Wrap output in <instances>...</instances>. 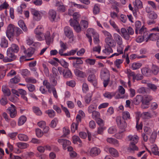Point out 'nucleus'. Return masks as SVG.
<instances>
[{
    "label": "nucleus",
    "mask_w": 159,
    "mask_h": 159,
    "mask_svg": "<svg viewBox=\"0 0 159 159\" xmlns=\"http://www.w3.org/2000/svg\"><path fill=\"white\" fill-rule=\"evenodd\" d=\"M100 78L103 81V86L106 87L110 81V72L107 69H102L100 72Z\"/></svg>",
    "instance_id": "1"
},
{
    "label": "nucleus",
    "mask_w": 159,
    "mask_h": 159,
    "mask_svg": "<svg viewBox=\"0 0 159 159\" xmlns=\"http://www.w3.org/2000/svg\"><path fill=\"white\" fill-rule=\"evenodd\" d=\"M121 36L125 40H128L130 39V35H133L134 33V31L130 26L127 28H122L120 30Z\"/></svg>",
    "instance_id": "2"
},
{
    "label": "nucleus",
    "mask_w": 159,
    "mask_h": 159,
    "mask_svg": "<svg viewBox=\"0 0 159 159\" xmlns=\"http://www.w3.org/2000/svg\"><path fill=\"white\" fill-rule=\"evenodd\" d=\"M116 121L118 127L122 131H125L127 127V124L125 120L120 116H118L116 117Z\"/></svg>",
    "instance_id": "3"
},
{
    "label": "nucleus",
    "mask_w": 159,
    "mask_h": 159,
    "mask_svg": "<svg viewBox=\"0 0 159 159\" xmlns=\"http://www.w3.org/2000/svg\"><path fill=\"white\" fill-rule=\"evenodd\" d=\"M15 53L7 49V57H5L3 60L4 62H9L15 60L16 58V56L15 55Z\"/></svg>",
    "instance_id": "4"
},
{
    "label": "nucleus",
    "mask_w": 159,
    "mask_h": 159,
    "mask_svg": "<svg viewBox=\"0 0 159 159\" xmlns=\"http://www.w3.org/2000/svg\"><path fill=\"white\" fill-rule=\"evenodd\" d=\"M7 112L9 114L11 118H13L17 116L16 108L15 106L12 104L6 110Z\"/></svg>",
    "instance_id": "5"
},
{
    "label": "nucleus",
    "mask_w": 159,
    "mask_h": 159,
    "mask_svg": "<svg viewBox=\"0 0 159 159\" xmlns=\"http://www.w3.org/2000/svg\"><path fill=\"white\" fill-rule=\"evenodd\" d=\"M148 16L150 19L147 21V23L148 25H150L156 23L155 20L157 19L158 17V15L156 13L153 11L150 13L148 14Z\"/></svg>",
    "instance_id": "6"
},
{
    "label": "nucleus",
    "mask_w": 159,
    "mask_h": 159,
    "mask_svg": "<svg viewBox=\"0 0 159 159\" xmlns=\"http://www.w3.org/2000/svg\"><path fill=\"white\" fill-rule=\"evenodd\" d=\"M64 31L65 35L71 41H73L74 35L71 29L69 26H66L64 28Z\"/></svg>",
    "instance_id": "7"
},
{
    "label": "nucleus",
    "mask_w": 159,
    "mask_h": 159,
    "mask_svg": "<svg viewBox=\"0 0 159 159\" xmlns=\"http://www.w3.org/2000/svg\"><path fill=\"white\" fill-rule=\"evenodd\" d=\"M14 25L10 24L8 25L6 32L7 36L10 39L14 35Z\"/></svg>",
    "instance_id": "8"
},
{
    "label": "nucleus",
    "mask_w": 159,
    "mask_h": 159,
    "mask_svg": "<svg viewBox=\"0 0 159 159\" xmlns=\"http://www.w3.org/2000/svg\"><path fill=\"white\" fill-rule=\"evenodd\" d=\"M57 141L59 143L62 145L63 148L64 150H66L67 147L69 146L71 143L70 141L66 139H59Z\"/></svg>",
    "instance_id": "9"
},
{
    "label": "nucleus",
    "mask_w": 159,
    "mask_h": 159,
    "mask_svg": "<svg viewBox=\"0 0 159 159\" xmlns=\"http://www.w3.org/2000/svg\"><path fill=\"white\" fill-rule=\"evenodd\" d=\"M32 14L33 15L34 19L36 21L39 20L42 17L41 14L39 11L35 9H32L31 10Z\"/></svg>",
    "instance_id": "10"
},
{
    "label": "nucleus",
    "mask_w": 159,
    "mask_h": 159,
    "mask_svg": "<svg viewBox=\"0 0 159 159\" xmlns=\"http://www.w3.org/2000/svg\"><path fill=\"white\" fill-rule=\"evenodd\" d=\"M96 34L94 30L93 29L89 28L87 30V33L86 34V37L89 39V41L91 45L92 43V39L91 35H95Z\"/></svg>",
    "instance_id": "11"
},
{
    "label": "nucleus",
    "mask_w": 159,
    "mask_h": 159,
    "mask_svg": "<svg viewBox=\"0 0 159 159\" xmlns=\"http://www.w3.org/2000/svg\"><path fill=\"white\" fill-rule=\"evenodd\" d=\"M101 152L100 149L97 147H94L92 148L89 151V154L92 157H94L98 156Z\"/></svg>",
    "instance_id": "12"
},
{
    "label": "nucleus",
    "mask_w": 159,
    "mask_h": 159,
    "mask_svg": "<svg viewBox=\"0 0 159 159\" xmlns=\"http://www.w3.org/2000/svg\"><path fill=\"white\" fill-rule=\"evenodd\" d=\"M105 41L106 43L105 46L112 48L116 46V43L112 37L106 38Z\"/></svg>",
    "instance_id": "13"
},
{
    "label": "nucleus",
    "mask_w": 159,
    "mask_h": 159,
    "mask_svg": "<svg viewBox=\"0 0 159 159\" xmlns=\"http://www.w3.org/2000/svg\"><path fill=\"white\" fill-rule=\"evenodd\" d=\"M48 17L52 22L55 21L57 16L56 11L53 9L50 10L48 14Z\"/></svg>",
    "instance_id": "14"
},
{
    "label": "nucleus",
    "mask_w": 159,
    "mask_h": 159,
    "mask_svg": "<svg viewBox=\"0 0 159 159\" xmlns=\"http://www.w3.org/2000/svg\"><path fill=\"white\" fill-rule=\"evenodd\" d=\"M88 81L92 83L94 86H96L97 84V81L96 75L94 74H90L88 77Z\"/></svg>",
    "instance_id": "15"
},
{
    "label": "nucleus",
    "mask_w": 159,
    "mask_h": 159,
    "mask_svg": "<svg viewBox=\"0 0 159 159\" xmlns=\"http://www.w3.org/2000/svg\"><path fill=\"white\" fill-rule=\"evenodd\" d=\"M146 41L147 42L148 40L152 41H155L159 39V33H153L150 34L146 39Z\"/></svg>",
    "instance_id": "16"
},
{
    "label": "nucleus",
    "mask_w": 159,
    "mask_h": 159,
    "mask_svg": "<svg viewBox=\"0 0 159 159\" xmlns=\"http://www.w3.org/2000/svg\"><path fill=\"white\" fill-rule=\"evenodd\" d=\"M114 39L116 43L119 46H121L123 44V40L121 36L116 33L113 34Z\"/></svg>",
    "instance_id": "17"
},
{
    "label": "nucleus",
    "mask_w": 159,
    "mask_h": 159,
    "mask_svg": "<svg viewBox=\"0 0 159 159\" xmlns=\"http://www.w3.org/2000/svg\"><path fill=\"white\" fill-rule=\"evenodd\" d=\"M23 50V52L25 55L28 57H31L34 53L35 51V49L32 48H30L26 49L24 47Z\"/></svg>",
    "instance_id": "18"
},
{
    "label": "nucleus",
    "mask_w": 159,
    "mask_h": 159,
    "mask_svg": "<svg viewBox=\"0 0 159 159\" xmlns=\"http://www.w3.org/2000/svg\"><path fill=\"white\" fill-rule=\"evenodd\" d=\"M74 72L76 76L80 78H83L87 76L86 73L85 72L80 70L79 69H75Z\"/></svg>",
    "instance_id": "19"
},
{
    "label": "nucleus",
    "mask_w": 159,
    "mask_h": 159,
    "mask_svg": "<svg viewBox=\"0 0 159 159\" xmlns=\"http://www.w3.org/2000/svg\"><path fill=\"white\" fill-rule=\"evenodd\" d=\"M56 6L57 7V11L58 12H64L66 11V6L63 5L62 2H58L56 3Z\"/></svg>",
    "instance_id": "20"
},
{
    "label": "nucleus",
    "mask_w": 159,
    "mask_h": 159,
    "mask_svg": "<svg viewBox=\"0 0 159 159\" xmlns=\"http://www.w3.org/2000/svg\"><path fill=\"white\" fill-rule=\"evenodd\" d=\"M20 78L18 76H16L14 78L11 79L10 80V82H9V87H11L12 84H16L20 82Z\"/></svg>",
    "instance_id": "21"
},
{
    "label": "nucleus",
    "mask_w": 159,
    "mask_h": 159,
    "mask_svg": "<svg viewBox=\"0 0 159 159\" xmlns=\"http://www.w3.org/2000/svg\"><path fill=\"white\" fill-rule=\"evenodd\" d=\"M153 98L152 96L147 95L145 96L144 98H143L142 104L148 106L150 102L151 101Z\"/></svg>",
    "instance_id": "22"
},
{
    "label": "nucleus",
    "mask_w": 159,
    "mask_h": 159,
    "mask_svg": "<svg viewBox=\"0 0 159 159\" xmlns=\"http://www.w3.org/2000/svg\"><path fill=\"white\" fill-rule=\"evenodd\" d=\"M143 97L141 95H137L132 100V103L135 105L139 104L142 102Z\"/></svg>",
    "instance_id": "23"
},
{
    "label": "nucleus",
    "mask_w": 159,
    "mask_h": 159,
    "mask_svg": "<svg viewBox=\"0 0 159 159\" xmlns=\"http://www.w3.org/2000/svg\"><path fill=\"white\" fill-rule=\"evenodd\" d=\"M128 139L130 141V143H137L138 142L139 138L138 136L136 135H130L128 136Z\"/></svg>",
    "instance_id": "24"
},
{
    "label": "nucleus",
    "mask_w": 159,
    "mask_h": 159,
    "mask_svg": "<svg viewBox=\"0 0 159 159\" xmlns=\"http://www.w3.org/2000/svg\"><path fill=\"white\" fill-rule=\"evenodd\" d=\"M8 49L11 50V51L15 53H17L19 51V48L17 44L13 43L12 44L10 47Z\"/></svg>",
    "instance_id": "25"
},
{
    "label": "nucleus",
    "mask_w": 159,
    "mask_h": 159,
    "mask_svg": "<svg viewBox=\"0 0 159 159\" xmlns=\"http://www.w3.org/2000/svg\"><path fill=\"white\" fill-rule=\"evenodd\" d=\"M8 44L7 40L5 37H2L1 40L0 46L2 48H7L8 47Z\"/></svg>",
    "instance_id": "26"
},
{
    "label": "nucleus",
    "mask_w": 159,
    "mask_h": 159,
    "mask_svg": "<svg viewBox=\"0 0 159 159\" xmlns=\"http://www.w3.org/2000/svg\"><path fill=\"white\" fill-rule=\"evenodd\" d=\"M2 90L5 96L9 97L11 94L10 90L5 86H2Z\"/></svg>",
    "instance_id": "27"
},
{
    "label": "nucleus",
    "mask_w": 159,
    "mask_h": 159,
    "mask_svg": "<svg viewBox=\"0 0 159 159\" xmlns=\"http://www.w3.org/2000/svg\"><path fill=\"white\" fill-rule=\"evenodd\" d=\"M107 141L108 143L114 144L116 146H119V145L118 141L115 139L108 138L107 139Z\"/></svg>",
    "instance_id": "28"
},
{
    "label": "nucleus",
    "mask_w": 159,
    "mask_h": 159,
    "mask_svg": "<svg viewBox=\"0 0 159 159\" xmlns=\"http://www.w3.org/2000/svg\"><path fill=\"white\" fill-rule=\"evenodd\" d=\"M116 92H106L103 93V95L104 97L108 99H111L113 97L115 96L116 94Z\"/></svg>",
    "instance_id": "29"
},
{
    "label": "nucleus",
    "mask_w": 159,
    "mask_h": 159,
    "mask_svg": "<svg viewBox=\"0 0 159 159\" xmlns=\"http://www.w3.org/2000/svg\"><path fill=\"white\" fill-rule=\"evenodd\" d=\"M63 76L65 78H71L72 77V73L69 69L64 70L63 73Z\"/></svg>",
    "instance_id": "30"
},
{
    "label": "nucleus",
    "mask_w": 159,
    "mask_h": 159,
    "mask_svg": "<svg viewBox=\"0 0 159 159\" xmlns=\"http://www.w3.org/2000/svg\"><path fill=\"white\" fill-rule=\"evenodd\" d=\"M109 151L110 154L113 157H117L119 156L117 150L113 148H110L109 149Z\"/></svg>",
    "instance_id": "31"
},
{
    "label": "nucleus",
    "mask_w": 159,
    "mask_h": 159,
    "mask_svg": "<svg viewBox=\"0 0 159 159\" xmlns=\"http://www.w3.org/2000/svg\"><path fill=\"white\" fill-rule=\"evenodd\" d=\"M133 4L135 8L140 9L143 7L142 2L140 0H135L133 2Z\"/></svg>",
    "instance_id": "32"
},
{
    "label": "nucleus",
    "mask_w": 159,
    "mask_h": 159,
    "mask_svg": "<svg viewBox=\"0 0 159 159\" xmlns=\"http://www.w3.org/2000/svg\"><path fill=\"white\" fill-rule=\"evenodd\" d=\"M27 120V118L24 116H20L18 120V124L19 126H20L23 125Z\"/></svg>",
    "instance_id": "33"
},
{
    "label": "nucleus",
    "mask_w": 159,
    "mask_h": 159,
    "mask_svg": "<svg viewBox=\"0 0 159 159\" xmlns=\"http://www.w3.org/2000/svg\"><path fill=\"white\" fill-rule=\"evenodd\" d=\"M18 138L20 141H26L29 139L28 136L27 135L23 134H18Z\"/></svg>",
    "instance_id": "34"
},
{
    "label": "nucleus",
    "mask_w": 159,
    "mask_h": 159,
    "mask_svg": "<svg viewBox=\"0 0 159 159\" xmlns=\"http://www.w3.org/2000/svg\"><path fill=\"white\" fill-rule=\"evenodd\" d=\"M33 112L37 116H41L42 114V112L39 107L34 106L32 108Z\"/></svg>",
    "instance_id": "35"
},
{
    "label": "nucleus",
    "mask_w": 159,
    "mask_h": 159,
    "mask_svg": "<svg viewBox=\"0 0 159 159\" xmlns=\"http://www.w3.org/2000/svg\"><path fill=\"white\" fill-rule=\"evenodd\" d=\"M141 72L142 74L146 76H149L150 75L151 70L148 68H143L141 70Z\"/></svg>",
    "instance_id": "36"
},
{
    "label": "nucleus",
    "mask_w": 159,
    "mask_h": 159,
    "mask_svg": "<svg viewBox=\"0 0 159 159\" xmlns=\"http://www.w3.org/2000/svg\"><path fill=\"white\" fill-rule=\"evenodd\" d=\"M18 24L19 26L24 31H26L27 30V28L26 26L24 21L22 20H20L18 22Z\"/></svg>",
    "instance_id": "37"
},
{
    "label": "nucleus",
    "mask_w": 159,
    "mask_h": 159,
    "mask_svg": "<svg viewBox=\"0 0 159 159\" xmlns=\"http://www.w3.org/2000/svg\"><path fill=\"white\" fill-rule=\"evenodd\" d=\"M146 28L143 26L139 30L138 33L141 34H143L144 36L146 37L147 35H148V32L146 31Z\"/></svg>",
    "instance_id": "38"
},
{
    "label": "nucleus",
    "mask_w": 159,
    "mask_h": 159,
    "mask_svg": "<svg viewBox=\"0 0 159 159\" xmlns=\"http://www.w3.org/2000/svg\"><path fill=\"white\" fill-rule=\"evenodd\" d=\"M45 113L48 115L50 118H53L56 115L55 112L52 109H49L45 111Z\"/></svg>",
    "instance_id": "39"
},
{
    "label": "nucleus",
    "mask_w": 159,
    "mask_h": 159,
    "mask_svg": "<svg viewBox=\"0 0 159 159\" xmlns=\"http://www.w3.org/2000/svg\"><path fill=\"white\" fill-rule=\"evenodd\" d=\"M137 143H134L132 142L130 143L128 150L130 151L138 150V148L136 145Z\"/></svg>",
    "instance_id": "40"
},
{
    "label": "nucleus",
    "mask_w": 159,
    "mask_h": 159,
    "mask_svg": "<svg viewBox=\"0 0 159 159\" xmlns=\"http://www.w3.org/2000/svg\"><path fill=\"white\" fill-rule=\"evenodd\" d=\"M110 23L111 26L115 29L118 33L120 34V30L118 28V26L116 25L115 22L111 20L109 21Z\"/></svg>",
    "instance_id": "41"
},
{
    "label": "nucleus",
    "mask_w": 159,
    "mask_h": 159,
    "mask_svg": "<svg viewBox=\"0 0 159 159\" xmlns=\"http://www.w3.org/2000/svg\"><path fill=\"white\" fill-rule=\"evenodd\" d=\"M17 147L21 149H25L27 148L29 145L26 143L19 142L16 143Z\"/></svg>",
    "instance_id": "42"
},
{
    "label": "nucleus",
    "mask_w": 159,
    "mask_h": 159,
    "mask_svg": "<svg viewBox=\"0 0 159 159\" xmlns=\"http://www.w3.org/2000/svg\"><path fill=\"white\" fill-rule=\"evenodd\" d=\"M111 47H108L107 46H105V49L103 50L102 52L103 53L107 55H109L110 53L113 52V50Z\"/></svg>",
    "instance_id": "43"
},
{
    "label": "nucleus",
    "mask_w": 159,
    "mask_h": 159,
    "mask_svg": "<svg viewBox=\"0 0 159 159\" xmlns=\"http://www.w3.org/2000/svg\"><path fill=\"white\" fill-rule=\"evenodd\" d=\"M122 119L124 120L129 119L130 118V115L129 112L127 111H124L122 113Z\"/></svg>",
    "instance_id": "44"
},
{
    "label": "nucleus",
    "mask_w": 159,
    "mask_h": 159,
    "mask_svg": "<svg viewBox=\"0 0 159 159\" xmlns=\"http://www.w3.org/2000/svg\"><path fill=\"white\" fill-rule=\"evenodd\" d=\"M142 65L141 63L134 62L132 65V68L133 70H136L140 68Z\"/></svg>",
    "instance_id": "45"
},
{
    "label": "nucleus",
    "mask_w": 159,
    "mask_h": 159,
    "mask_svg": "<svg viewBox=\"0 0 159 159\" xmlns=\"http://www.w3.org/2000/svg\"><path fill=\"white\" fill-rule=\"evenodd\" d=\"M43 26L39 25L34 30V33L35 34H41L43 33Z\"/></svg>",
    "instance_id": "46"
},
{
    "label": "nucleus",
    "mask_w": 159,
    "mask_h": 159,
    "mask_svg": "<svg viewBox=\"0 0 159 159\" xmlns=\"http://www.w3.org/2000/svg\"><path fill=\"white\" fill-rule=\"evenodd\" d=\"M8 101L7 98L4 96L0 100V103L1 105L5 106L8 103Z\"/></svg>",
    "instance_id": "47"
},
{
    "label": "nucleus",
    "mask_w": 159,
    "mask_h": 159,
    "mask_svg": "<svg viewBox=\"0 0 159 159\" xmlns=\"http://www.w3.org/2000/svg\"><path fill=\"white\" fill-rule=\"evenodd\" d=\"M25 81L28 83L35 84L37 83L36 80L32 77H28L25 79Z\"/></svg>",
    "instance_id": "48"
},
{
    "label": "nucleus",
    "mask_w": 159,
    "mask_h": 159,
    "mask_svg": "<svg viewBox=\"0 0 159 159\" xmlns=\"http://www.w3.org/2000/svg\"><path fill=\"white\" fill-rule=\"evenodd\" d=\"M141 26V22L139 20L136 21L135 23V27L136 28L135 32L136 34H138V30Z\"/></svg>",
    "instance_id": "49"
},
{
    "label": "nucleus",
    "mask_w": 159,
    "mask_h": 159,
    "mask_svg": "<svg viewBox=\"0 0 159 159\" xmlns=\"http://www.w3.org/2000/svg\"><path fill=\"white\" fill-rule=\"evenodd\" d=\"M20 72L21 75L24 77L30 75V72L27 69L22 70Z\"/></svg>",
    "instance_id": "50"
},
{
    "label": "nucleus",
    "mask_w": 159,
    "mask_h": 159,
    "mask_svg": "<svg viewBox=\"0 0 159 159\" xmlns=\"http://www.w3.org/2000/svg\"><path fill=\"white\" fill-rule=\"evenodd\" d=\"M92 118L96 120L100 117V113L99 112L97 111H94L92 113Z\"/></svg>",
    "instance_id": "51"
},
{
    "label": "nucleus",
    "mask_w": 159,
    "mask_h": 159,
    "mask_svg": "<svg viewBox=\"0 0 159 159\" xmlns=\"http://www.w3.org/2000/svg\"><path fill=\"white\" fill-rule=\"evenodd\" d=\"M14 35L16 36H18L20 34L22 33L23 32L19 28L15 27L14 26Z\"/></svg>",
    "instance_id": "52"
},
{
    "label": "nucleus",
    "mask_w": 159,
    "mask_h": 159,
    "mask_svg": "<svg viewBox=\"0 0 159 159\" xmlns=\"http://www.w3.org/2000/svg\"><path fill=\"white\" fill-rule=\"evenodd\" d=\"M80 23L81 26L83 27V28L85 29H87L88 27L89 22L87 21L84 20H81Z\"/></svg>",
    "instance_id": "53"
},
{
    "label": "nucleus",
    "mask_w": 159,
    "mask_h": 159,
    "mask_svg": "<svg viewBox=\"0 0 159 159\" xmlns=\"http://www.w3.org/2000/svg\"><path fill=\"white\" fill-rule=\"evenodd\" d=\"M78 20H75L71 18L69 20V22L70 25L72 27H74L76 25H78L79 23Z\"/></svg>",
    "instance_id": "54"
},
{
    "label": "nucleus",
    "mask_w": 159,
    "mask_h": 159,
    "mask_svg": "<svg viewBox=\"0 0 159 159\" xmlns=\"http://www.w3.org/2000/svg\"><path fill=\"white\" fill-rule=\"evenodd\" d=\"M63 134L61 135V137H65L70 133V130L68 128L64 127L63 128Z\"/></svg>",
    "instance_id": "55"
},
{
    "label": "nucleus",
    "mask_w": 159,
    "mask_h": 159,
    "mask_svg": "<svg viewBox=\"0 0 159 159\" xmlns=\"http://www.w3.org/2000/svg\"><path fill=\"white\" fill-rule=\"evenodd\" d=\"M97 106L93 104L90 105L88 107V111L89 113H92L94 110L96 109Z\"/></svg>",
    "instance_id": "56"
},
{
    "label": "nucleus",
    "mask_w": 159,
    "mask_h": 159,
    "mask_svg": "<svg viewBox=\"0 0 159 159\" xmlns=\"http://www.w3.org/2000/svg\"><path fill=\"white\" fill-rule=\"evenodd\" d=\"M147 86L149 89H151L154 92L156 91L157 89V86L153 84L149 83H147Z\"/></svg>",
    "instance_id": "57"
},
{
    "label": "nucleus",
    "mask_w": 159,
    "mask_h": 159,
    "mask_svg": "<svg viewBox=\"0 0 159 159\" xmlns=\"http://www.w3.org/2000/svg\"><path fill=\"white\" fill-rule=\"evenodd\" d=\"M58 120L57 118H54L51 122L50 126L52 128H55L56 127L57 124L58 122Z\"/></svg>",
    "instance_id": "58"
},
{
    "label": "nucleus",
    "mask_w": 159,
    "mask_h": 159,
    "mask_svg": "<svg viewBox=\"0 0 159 159\" xmlns=\"http://www.w3.org/2000/svg\"><path fill=\"white\" fill-rule=\"evenodd\" d=\"M144 131L143 133H144L146 134L150 135L151 134L152 132L151 129L147 126H145L143 128Z\"/></svg>",
    "instance_id": "59"
},
{
    "label": "nucleus",
    "mask_w": 159,
    "mask_h": 159,
    "mask_svg": "<svg viewBox=\"0 0 159 159\" xmlns=\"http://www.w3.org/2000/svg\"><path fill=\"white\" fill-rule=\"evenodd\" d=\"M79 125L75 122H73L71 126V130L72 133H74L77 129Z\"/></svg>",
    "instance_id": "60"
},
{
    "label": "nucleus",
    "mask_w": 159,
    "mask_h": 159,
    "mask_svg": "<svg viewBox=\"0 0 159 159\" xmlns=\"http://www.w3.org/2000/svg\"><path fill=\"white\" fill-rule=\"evenodd\" d=\"M26 87L29 91L31 92H33L35 90V86L32 84H27Z\"/></svg>",
    "instance_id": "61"
},
{
    "label": "nucleus",
    "mask_w": 159,
    "mask_h": 159,
    "mask_svg": "<svg viewBox=\"0 0 159 159\" xmlns=\"http://www.w3.org/2000/svg\"><path fill=\"white\" fill-rule=\"evenodd\" d=\"M123 61V60L122 59H117L114 62V64L118 68H120V65L122 64Z\"/></svg>",
    "instance_id": "62"
},
{
    "label": "nucleus",
    "mask_w": 159,
    "mask_h": 159,
    "mask_svg": "<svg viewBox=\"0 0 159 159\" xmlns=\"http://www.w3.org/2000/svg\"><path fill=\"white\" fill-rule=\"evenodd\" d=\"M99 7H98L97 4H95L93 9V14L97 15L99 13Z\"/></svg>",
    "instance_id": "63"
},
{
    "label": "nucleus",
    "mask_w": 159,
    "mask_h": 159,
    "mask_svg": "<svg viewBox=\"0 0 159 159\" xmlns=\"http://www.w3.org/2000/svg\"><path fill=\"white\" fill-rule=\"evenodd\" d=\"M152 71L154 75H157L159 72V68L156 65H153L152 67Z\"/></svg>",
    "instance_id": "64"
}]
</instances>
